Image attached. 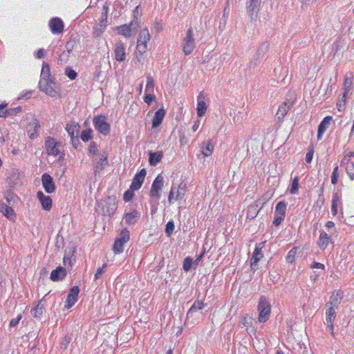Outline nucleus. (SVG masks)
<instances>
[{
  "mask_svg": "<svg viewBox=\"0 0 354 354\" xmlns=\"http://www.w3.org/2000/svg\"><path fill=\"white\" fill-rule=\"evenodd\" d=\"M44 147L48 156L57 157L58 161H63L65 159V151L62 142L48 136L45 140Z\"/></svg>",
  "mask_w": 354,
  "mask_h": 354,
  "instance_id": "nucleus-1",
  "label": "nucleus"
},
{
  "mask_svg": "<svg viewBox=\"0 0 354 354\" xmlns=\"http://www.w3.org/2000/svg\"><path fill=\"white\" fill-rule=\"evenodd\" d=\"M150 39L151 35L148 28H143L138 35L136 51V58L138 61L141 64H144V54L147 50L148 42L149 41Z\"/></svg>",
  "mask_w": 354,
  "mask_h": 354,
  "instance_id": "nucleus-2",
  "label": "nucleus"
},
{
  "mask_svg": "<svg viewBox=\"0 0 354 354\" xmlns=\"http://www.w3.org/2000/svg\"><path fill=\"white\" fill-rule=\"evenodd\" d=\"M140 18L135 16L130 23L118 26L117 32L119 35L125 37H131L137 32L138 28L140 27Z\"/></svg>",
  "mask_w": 354,
  "mask_h": 354,
  "instance_id": "nucleus-3",
  "label": "nucleus"
},
{
  "mask_svg": "<svg viewBox=\"0 0 354 354\" xmlns=\"http://www.w3.org/2000/svg\"><path fill=\"white\" fill-rule=\"evenodd\" d=\"M257 310L259 312L258 321L260 323H265L270 317L271 313V306L265 296H261Z\"/></svg>",
  "mask_w": 354,
  "mask_h": 354,
  "instance_id": "nucleus-4",
  "label": "nucleus"
},
{
  "mask_svg": "<svg viewBox=\"0 0 354 354\" xmlns=\"http://www.w3.org/2000/svg\"><path fill=\"white\" fill-rule=\"evenodd\" d=\"M196 47L194 32L192 27L187 30L186 35L182 40V48L185 55L191 54Z\"/></svg>",
  "mask_w": 354,
  "mask_h": 354,
  "instance_id": "nucleus-5",
  "label": "nucleus"
},
{
  "mask_svg": "<svg viewBox=\"0 0 354 354\" xmlns=\"http://www.w3.org/2000/svg\"><path fill=\"white\" fill-rule=\"evenodd\" d=\"M165 180L163 176L158 174L152 183L149 196L152 199L159 200L161 196V191L164 187Z\"/></svg>",
  "mask_w": 354,
  "mask_h": 354,
  "instance_id": "nucleus-6",
  "label": "nucleus"
},
{
  "mask_svg": "<svg viewBox=\"0 0 354 354\" xmlns=\"http://www.w3.org/2000/svg\"><path fill=\"white\" fill-rule=\"evenodd\" d=\"M129 239V231L127 228L123 229L120 234V237L117 238L114 241L113 245V252L116 254L122 253L124 250V245L127 243Z\"/></svg>",
  "mask_w": 354,
  "mask_h": 354,
  "instance_id": "nucleus-7",
  "label": "nucleus"
},
{
  "mask_svg": "<svg viewBox=\"0 0 354 354\" xmlns=\"http://www.w3.org/2000/svg\"><path fill=\"white\" fill-rule=\"evenodd\" d=\"M93 125L97 131L101 134L106 136L109 134L111 127L110 124L106 121L104 115L95 116L93 120Z\"/></svg>",
  "mask_w": 354,
  "mask_h": 354,
  "instance_id": "nucleus-8",
  "label": "nucleus"
},
{
  "mask_svg": "<svg viewBox=\"0 0 354 354\" xmlns=\"http://www.w3.org/2000/svg\"><path fill=\"white\" fill-rule=\"evenodd\" d=\"M328 305H332V303H328L326 304V306L328 307ZM336 318V312L335 309L333 306H329L326 311V325L328 328L330 330V332L333 337H335V333H334V322Z\"/></svg>",
  "mask_w": 354,
  "mask_h": 354,
  "instance_id": "nucleus-9",
  "label": "nucleus"
},
{
  "mask_svg": "<svg viewBox=\"0 0 354 354\" xmlns=\"http://www.w3.org/2000/svg\"><path fill=\"white\" fill-rule=\"evenodd\" d=\"M185 194V185L180 183L178 187L171 188L169 192L168 201L169 203H173L174 201H178L183 198Z\"/></svg>",
  "mask_w": 354,
  "mask_h": 354,
  "instance_id": "nucleus-10",
  "label": "nucleus"
},
{
  "mask_svg": "<svg viewBox=\"0 0 354 354\" xmlns=\"http://www.w3.org/2000/svg\"><path fill=\"white\" fill-rule=\"evenodd\" d=\"M292 106V102L290 101H285L279 104L276 113V118L278 122L281 123L284 120L285 117Z\"/></svg>",
  "mask_w": 354,
  "mask_h": 354,
  "instance_id": "nucleus-11",
  "label": "nucleus"
},
{
  "mask_svg": "<svg viewBox=\"0 0 354 354\" xmlns=\"http://www.w3.org/2000/svg\"><path fill=\"white\" fill-rule=\"evenodd\" d=\"M48 26L53 34L59 35L63 32L64 24L60 18L53 17L49 21Z\"/></svg>",
  "mask_w": 354,
  "mask_h": 354,
  "instance_id": "nucleus-12",
  "label": "nucleus"
},
{
  "mask_svg": "<svg viewBox=\"0 0 354 354\" xmlns=\"http://www.w3.org/2000/svg\"><path fill=\"white\" fill-rule=\"evenodd\" d=\"M79 292L80 289L77 286H75L70 289L66 300V308L69 309L75 305L78 299Z\"/></svg>",
  "mask_w": 354,
  "mask_h": 354,
  "instance_id": "nucleus-13",
  "label": "nucleus"
},
{
  "mask_svg": "<svg viewBox=\"0 0 354 354\" xmlns=\"http://www.w3.org/2000/svg\"><path fill=\"white\" fill-rule=\"evenodd\" d=\"M109 164L108 162V153L103 151L101 153V157L99 160L95 161L93 164V171L95 174H100Z\"/></svg>",
  "mask_w": 354,
  "mask_h": 354,
  "instance_id": "nucleus-14",
  "label": "nucleus"
},
{
  "mask_svg": "<svg viewBox=\"0 0 354 354\" xmlns=\"http://www.w3.org/2000/svg\"><path fill=\"white\" fill-rule=\"evenodd\" d=\"M146 174L145 169H141L138 174H136L132 179L130 189L134 191L138 190L144 183Z\"/></svg>",
  "mask_w": 354,
  "mask_h": 354,
  "instance_id": "nucleus-15",
  "label": "nucleus"
},
{
  "mask_svg": "<svg viewBox=\"0 0 354 354\" xmlns=\"http://www.w3.org/2000/svg\"><path fill=\"white\" fill-rule=\"evenodd\" d=\"M42 186L45 192L48 194H52L55 191V185L53 178L48 174H44L41 176Z\"/></svg>",
  "mask_w": 354,
  "mask_h": 354,
  "instance_id": "nucleus-16",
  "label": "nucleus"
},
{
  "mask_svg": "<svg viewBox=\"0 0 354 354\" xmlns=\"http://www.w3.org/2000/svg\"><path fill=\"white\" fill-rule=\"evenodd\" d=\"M114 55L115 60L119 62H124L126 59L125 46L122 41H119L115 44Z\"/></svg>",
  "mask_w": 354,
  "mask_h": 354,
  "instance_id": "nucleus-17",
  "label": "nucleus"
},
{
  "mask_svg": "<svg viewBox=\"0 0 354 354\" xmlns=\"http://www.w3.org/2000/svg\"><path fill=\"white\" fill-rule=\"evenodd\" d=\"M332 237L326 232L322 231L319 234L317 245L322 250L327 248L330 244H333Z\"/></svg>",
  "mask_w": 354,
  "mask_h": 354,
  "instance_id": "nucleus-18",
  "label": "nucleus"
},
{
  "mask_svg": "<svg viewBox=\"0 0 354 354\" xmlns=\"http://www.w3.org/2000/svg\"><path fill=\"white\" fill-rule=\"evenodd\" d=\"M37 197L44 210L50 211L51 209L53 201L50 196H46L42 192L39 191L37 193Z\"/></svg>",
  "mask_w": 354,
  "mask_h": 354,
  "instance_id": "nucleus-19",
  "label": "nucleus"
},
{
  "mask_svg": "<svg viewBox=\"0 0 354 354\" xmlns=\"http://www.w3.org/2000/svg\"><path fill=\"white\" fill-rule=\"evenodd\" d=\"M0 212L10 221L16 219V214L13 209L0 200Z\"/></svg>",
  "mask_w": 354,
  "mask_h": 354,
  "instance_id": "nucleus-20",
  "label": "nucleus"
},
{
  "mask_svg": "<svg viewBox=\"0 0 354 354\" xmlns=\"http://www.w3.org/2000/svg\"><path fill=\"white\" fill-rule=\"evenodd\" d=\"M263 245L264 243H261L255 247L252 256L250 259L251 267L256 266L259 263V261L263 257V254L262 253V249L263 248Z\"/></svg>",
  "mask_w": 354,
  "mask_h": 354,
  "instance_id": "nucleus-21",
  "label": "nucleus"
},
{
  "mask_svg": "<svg viewBox=\"0 0 354 354\" xmlns=\"http://www.w3.org/2000/svg\"><path fill=\"white\" fill-rule=\"evenodd\" d=\"M50 80H40L39 86L41 91L44 92L49 96L54 97L57 94V91L51 85Z\"/></svg>",
  "mask_w": 354,
  "mask_h": 354,
  "instance_id": "nucleus-22",
  "label": "nucleus"
},
{
  "mask_svg": "<svg viewBox=\"0 0 354 354\" xmlns=\"http://www.w3.org/2000/svg\"><path fill=\"white\" fill-rule=\"evenodd\" d=\"M341 165L345 166L347 175L353 180L354 179V162L350 161L348 156H344L341 161Z\"/></svg>",
  "mask_w": 354,
  "mask_h": 354,
  "instance_id": "nucleus-23",
  "label": "nucleus"
},
{
  "mask_svg": "<svg viewBox=\"0 0 354 354\" xmlns=\"http://www.w3.org/2000/svg\"><path fill=\"white\" fill-rule=\"evenodd\" d=\"M333 120L332 116L328 115L326 116L321 123L319 124L317 130V140H321L322 138L324 133L326 131V130L328 128L330 124H331V122Z\"/></svg>",
  "mask_w": 354,
  "mask_h": 354,
  "instance_id": "nucleus-24",
  "label": "nucleus"
},
{
  "mask_svg": "<svg viewBox=\"0 0 354 354\" xmlns=\"http://www.w3.org/2000/svg\"><path fill=\"white\" fill-rule=\"evenodd\" d=\"M66 274V269L59 266L51 272L50 278L53 281H62L65 278Z\"/></svg>",
  "mask_w": 354,
  "mask_h": 354,
  "instance_id": "nucleus-25",
  "label": "nucleus"
},
{
  "mask_svg": "<svg viewBox=\"0 0 354 354\" xmlns=\"http://www.w3.org/2000/svg\"><path fill=\"white\" fill-rule=\"evenodd\" d=\"M165 115L166 111L163 108H160L158 110H157L152 120V127H158L162 124Z\"/></svg>",
  "mask_w": 354,
  "mask_h": 354,
  "instance_id": "nucleus-26",
  "label": "nucleus"
},
{
  "mask_svg": "<svg viewBox=\"0 0 354 354\" xmlns=\"http://www.w3.org/2000/svg\"><path fill=\"white\" fill-rule=\"evenodd\" d=\"M29 127L31 129H28V137L30 140H34L38 136L40 124L38 120L35 118L29 124Z\"/></svg>",
  "mask_w": 354,
  "mask_h": 354,
  "instance_id": "nucleus-27",
  "label": "nucleus"
},
{
  "mask_svg": "<svg viewBox=\"0 0 354 354\" xmlns=\"http://www.w3.org/2000/svg\"><path fill=\"white\" fill-rule=\"evenodd\" d=\"M66 131L68 132L71 138L77 136L80 131V125L77 122L74 121L68 123L65 127Z\"/></svg>",
  "mask_w": 354,
  "mask_h": 354,
  "instance_id": "nucleus-28",
  "label": "nucleus"
},
{
  "mask_svg": "<svg viewBox=\"0 0 354 354\" xmlns=\"http://www.w3.org/2000/svg\"><path fill=\"white\" fill-rule=\"evenodd\" d=\"M241 323L246 328V331L249 334L254 335L256 333V330L253 326V319L252 317L245 315L243 317Z\"/></svg>",
  "mask_w": 354,
  "mask_h": 354,
  "instance_id": "nucleus-29",
  "label": "nucleus"
},
{
  "mask_svg": "<svg viewBox=\"0 0 354 354\" xmlns=\"http://www.w3.org/2000/svg\"><path fill=\"white\" fill-rule=\"evenodd\" d=\"M207 105L205 102L204 101V97L203 94H200L198 97L197 100V115L198 117H202L205 114L206 110H207Z\"/></svg>",
  "mask_w": 354,
  "mask_h": 354,
  "instance_id": "nucleus-30",
  "label": "nucleus"
},
{
  "mask_svg": "<svg viewBox=\"0 0 354 354\" xmlns=\"http://www.w3.org/2000/svg\"><path fill=\"white\" fill-rule=\"evenodd\" d=\"M163 154L162 151H156L149 153V162L152 166H156L162 159Z\"/></svg>",
  "mask_w": 354,
  "mask_h": 354,
  "instance_id": "nucleus-31",
  "label": "nucleus"
},
{
  "mask_svg": "<svg viewBox=\"0 0 354 354\" xmlns=\"http://www.w3.org/2000/svg\"><path fill=\"white\" fill-rule=\"evenodd\" d=\"M202 154L204 157L210 156L214 149V147L211 140H208L206 142L203 143L202 145Z\"/></svg>",
  "mask_w": 354,
  "mask_h": 354,
  "instance_id": "nucleus-32",
  "label": "nucleus"
},
{
  "mask_svg": "<svg viewBox=\"0 0 354 354\" xmlns=\"http://www.w3.org/2000/svg\"><path fill=\"white\" fill-rule=\"evenodd\" d=\"M331 204V213L333 216L337 214V207L341 204V197L337 193L333 195Z\"/></svg>",
  "mask_w": 354,
  "mask_h": 354,
  "instance_id": "nucleus-33",
  "label": "nucleus"
},
{
  "mask_svg": "<svg viewBox=\"0 0 354 354\" xmlns=\"http://www.w3.org/2000/svg\"><path fill=\"white\" fill-rule=\"evenodd\" d=\"M140 216L139 212L137 210H133L131 212L127 213L124 215L125 222L128 225H133L136 223V218Z\"/></svg>",
  "mask_w": 354,
  "mask_h": 354,
  "instance_id": "nucleus-34",
  "label": "nucleus"
},
{
  "mask_svg": "<svg viewBox=\"0 0 354 354\" xmlns=\"http://www.w3.org/2000/svg\"><path fill=\"white\" fill-rule=\"evenodd\" d=\"M353 73L349 74V77L348 75L346 76L344 82V95H347L348 92L350 91L352 84H353Z\"/></svg>",
  "mask_w": 354,
  "mask_h": 354,
  "instance_id": "nucleus-35",
  "label": "nucleus"
},
{
  "mask_svg": "<svg viewBox=\"0 0 354 354\" xmlns=\"http://www.w3.org/2000/svg\"><path fill=\"white\" fill-rule=\"evenodd\" d=\"M286 207L287 205L285 202H279L275 207L274 214L285 217L286 213Z\"/></svg>",
  "mask_w": 354,
  "mask_h": 354,
  "instance_id": "nucleus-36",
  "label": "nucleus"
},
{
  "mask_svg": "<svg viewBox=\"0 0 354 354\" xmlns=\"http://www.w3.org/2000/svg\"><path fill=\"white\" fill-rule=\"evenodd\" d=\"M41 76V80H50V66L46 63H44L42 65Z\"/></svg>",
  "mask_w": 354,
  "mask_h": 354,
  "instance_id": "nucleus-37",
  "label": "nucleus"
},
{
  "mask_svg": "<svg viewBox=\"0 0 354 354\" xmlns=\"http://www.w3.org/2000/svg\"><path fill=\"white\" fill-rule=\"evenodd\" d=\"M106 203L111 207V209H107L106 214L108 216H111L116 210L117 204L115 201V199L111 198V197H109L108 200L106 201Z\"/></svg>",
  "mask_w": 354,
  "mask_h": 354,
  "instance_id": "nucleus-38",
  "label": "nucleus"
},
{
  "mask_svg": "<svg viewBox=\"0 0 354 354\" xmlns=\"http://www.w3.org/2000/svg\"><path fill=\"white\" fill-rule=\"evenodd\" d=\"M155 83L152 77L149 76L147 78V84L145 86V92L149 93H153Z\"/></svg>",
  "mask_w": 354,
  "mask_h": 354,
  "instance_id": "nucleus-39",
  "label": "nucleus"
},
{
  "mask_svg": "<svg viewBox=\"0 0 354 354\" xmlns=\"http://www.w3.org/2000/svg\"><path fill=\"white\" fill-rule=\"evenodd\" d=\"M299 188V177L297 176H296L292 179V181L291 183V187L289 189V192L291 194H295L298 193Z\"/></svg>",
  "mask_w": 354,
  "mask_h": 354,
  "instance_id": "nucleus-40",
  "label": "nucleus"
},
{
  "mask_svg": "<svg viewBox=\"0 0 354 354\" xmlns=\"http://www.w3.org/2000/svg\"><path fill=\"white\" fill-rule=\"evenodd\" d=\"M44 309V308L43 306L41 304V302H39L37 305L33 309L31 310V315L34 317H39L40 315H42Z\"/></svg>",
  "mask_w": 354,
  "mask_h": 354,
  "instance_id": "nucleus-41",
  "label": "nucleus"
},
{
  "mask_svg": "<svg viewBox=\"0 0 354 354\" xmlns=\"http://www.w3.org/2000/svg\"><path fill=\"white\" fill-rule=\"evenodd\" d=\"M93 138L92 130L91 129H85L82 131L81 139L84 142H88Z\"/></svg>",
  "mask_w": 354,
  "mask_h": 354,
  "instance_id": "nucleus-42",
  "label": "nucleus"
},
{
  "mask_svg": "<svg viewBox=\"0 0 354 354\" xmlns=\"http://www.w3.org/2000/svg\"><path fill=\"white\" fill-rule=\"evenodd\" d=\"M298 249V247H294L288 252L286 257V260L288 262L292 263L295 261V255Z\"/></svg>",
  "mask_w": 354,
  "mask_h": 354,
  "instance_id": "nucleus-43",
  "label": "nucleus"
},
{
  "mask_svg": "<svg viewBox=\"0 0 354 354\" xmlns=\"http://www.w3.org/2000/svg\"><path fill=\"white\" fill-rule=\"evenodd\" d=\"M204 306L205 304L203 301L198 300L194 302L188 312L190 313L196 310H202L204 308Z\"/></svg>",
  "mask_w": 354,
  "mask_h": 354,
  "instance_id": "nucleus-44",
  "label": "nucleus"
},
{
  "mask_svg": "<svg viewBox=\"0 0 354 354\" xmlns=\"http://www.w3.org/2000/svg\"><path fill=\"white\" fill-rule=\"evenodd\" d=\"M259 4V0H250V3L248 7V11L250 15H253L255 9Z\"/></svg>",
  "mask_w": 354,
  "mask_h": 354,
  "instance_id": "nucleus-45",
  "label": "nucleus"
},
{
  "mask_svg": "<svg viewBox=\"0 0 354 354\" xmlns=\"http://www.w3.org/2000/svg\"><path fill=\"white\" fill-rule=\"evenodd\" d=\"M339 177V168L338 166H336L332 172L331 175V183L335 185L338 182Z\"/></svg>",
  "mask_w": 354,
  "mask_h": 354,
  "instance_id": "nucleus-46",
  "label": "nucleus"
},
{
  "mask_svg": "<svg viewBox=\"0 0 354 354\" xmlns=\"http://www.w3.org/2000/svg\"><path fill=\"white\" fill-rule=\"evenodd\" d=\"M193 263V260L191 257H187L184 259L183 262V269L185 271L187 272L190 270L192 265Z\"/></svg>",
  "mask_w": 354,
  "mask_h": 354,
  "instance_id": "nucleus-47",
  "label": "nucleus"
},
{
  "mask_svg": "<svg viewBox=\"0 0 354 354\" xmlns=\"http://www.w3.org/2000/svg\"><path fill=\"white\" fill-rule=\"evenodd\" d=\"M346 96L347 95H344L343 94L342 100H339L337 102V108L339 111H342L344 110L345 105H346Z\"/></svg>",
  "mask_w": 354,
  "mask_h": 354,
  "instance_id": "nucleus-48",
  "label": "nucleus"
},
{
  "mask_svg": "<svg viewBox=\"0 0 354 354\" xmlns=\"http://www.w3.org/2000/svg\"><path fill=\"white\" fill-rule=\"evenodd\" d=\"M17 196L11 191L7 192L6 193L4 194V198L8 203L14 202Z\"/></svg>",
  "mask_w": 354,
  "mask_h": 354,
  "instance_id": "nucleus-49",
  "label": "nucleus"
},
{
  "mask_svg": "<svg viewBox=\"0 0 354 354\" xmlns=\"http://www.w3.org/2000/svg\"><path fill=\"white\" fill-rule=\"evenodd\" d=\"M155 99L156 96L153 93H146L144 96V102L148 105H150L152 102L155 101Z\"/></svg>",
  "mask_w": 354,
  "mask_h": 354,
  "instance_id": "nucleus-50",
  "label": "nucleus"
},
{
  "mask_svg": "<svg viewBox=\"0 0 354 354\" xmlns=\"http://www.w3.org/2000/svg\"><path fill=\"white\" fill-rule=\"evenodd\" d=\"M134 190H132L130 189V190H127L124 194V201L125 202H129L131 201L134 196L133 194Z\"/></svg>",
  "mask_w": 354,
  "mask_h": 354,
  "instance_id": "nucleus-51",
  "label": "nucleus"
},
{
  "mask_svg": "<svg viewBox=\"0 0 354 354\" xmlns=\"http://www.w3.org/2000/svg\"><path fill=\"white\" fill-rule=\"evenodd\" d=\"M22 111V108L21 106H17L15 108H10L8 109V116H14L16 115L17 113H21Z\"/></svg>",
  "mask_w": 354,
  "mask_h": 354,
  "instance_id": "nucleus-52",
  "label": "nucleus"
},
{
  "mask_svg": "<svg viewBox=\"0 0 354 354\" xmlns=\"http://www.w3.org/2000/svg\"><path fill=\"white\" fill-rule=\"evenodd\" d=\"M65 73L70 80H73L77 77V73L71 68H67Z\"/></svg>",
  "mask_w": 354,
  "mask_h": 354,
  "instance_id": "nucleus-53",
  "label": "nucleus"
},
{
  "mask_svg": "<svg viewBox=\"0 0 354 354\" xmlns=\"http://www.w3.org/2000/svg\"><path fill=\"white\" fill-rule=\"evenodd\" d=\"M6 103H2L0 104V118H6L8 116V109Z\"/></svg>",
  "mask_w": 354,
  "mask_h": 354,
  "instance_id": "nucleus-54",
  "label": "nucleus"
},
{
  "mask_svg": "<svg viewBox=\"0 0 354 354\" xmlns=\"http://www.w3.org/2000/svg\"><path fill=\"white\" fill-rule=\"evenodd\" d=\"M98 151L97 144L95 142H93L90 144L88 147V154L89 155H95Z\"/></svg>",
  "mask_w": 354,
  "mask_h": 354,
  "instance_id": "nucleus-55",
  "label": "nucleus"
},
{
  "mask_svg": "<svg viewBox=\"0 0 354 354\" xmlns=\"http://www.w3.org/2000/svg\"><path fill=\"white\" fill-rule=\"evenodd\" d=\"M313 154H314V149H313V147H312L308 149V151L306 155V162L307 163L311 162L313 158Z\"/></svg>",
  "mask_w": 354,
  "mask_h": 354,
  "instance_id": "nucleus-56",
  "label": "nucleus"
},
{
  "mask_svg": "<svg viewBox=\"0 0 354 354\" xmlns=\"http://www.w3.org/2000/svg\"><path fill=\"white\" fill-rule=\"evenodd\" d=\"M174 230V224L171 221H169L166 225L165 232L168 236H170Z\"/></svg>",
  "mask_w": 354,
  "mask_h": 354,
  "instance_id": "nucleus-57",
  "label": "nucleus"
},
{
  "mask_svg": "<svg viewBox=\"0 0 354 354\" xmlns=\"http://www.w3.org/2000/svg\"><path fill=\"white\" fill-rule=\"evenodd\" d=\"M342 38L341 37H339L336 39L333 45L335 48V50L336 53H337L342 48Z\"/></svg>",
  "mask_w": 354,
  "mask_h": 354,
  "instance_id": "nucleus-58",
  "label": "nucleus"
},
{
  "mask_svg": "<svg viewBox=\"0 0 354 354\" xmlns=\"http://www.w3.org/2000/svg\"><path fill=\"white\" fill-rule=\"evenodd\" d=\"M106 266H107V264L104 263V264H103L102 268H99L97 270V272L95 274V277H94L95 279H97L98 278H100L101 277V275L104 272V270L106 268Z\"/></svg>",
  "mask_w": 354,
  "mask_h": 354,
  "instance_id": "nucleus-59",
  "label": "nucleus"
},
{
  "mask_svg": "<svg viewBox=\"0 0 354 354\" xmlns=\"http://www.w3.org/2000/svg\"><path fill=\"white\" fill-rule=\"evenodd\" d=\"M22 318V316L21 314L18 315V316L15 318V319H12L10 321V324H9V326L10 327H15L16 326L19 322H20V320Z\"/></svg>",
  "mask_w": 354,
  "mask_h": 354,
  "instance_id": "nucleus-60",
  "label": "nucleus"
},
{
  "mask_svg": "<svg viewBox=\"0 0 354 354\" xmlns=\"http://www.w3.org/2000/svg\"><path fill=\"white\" fill-rule=\"evenodd\" d=\"M283 216H278L274 214V220H273V225L275 226H279L282 221L284 220Z\"/></svg>",
  "mask_w": 354,
  "mask_h": 354,
  "instance_id": "nucleus-61",
  "label": "nucleus"
},
{
  "mask_svg": "<svg viewBox=\"0 0 354 354\" xmlns=\"http://www.w3.org/2000/svg\"><path fill=\"white\" fill-rule=\"evenodd\" d=\"M311 268H319V269H324V265L321 263H319V262H314L312 265H311Z\"/></svg>",
  "mask_w": 354,
  "mask_h": 354,
  "instance_id": "nucleus-62",
  "label": "nucleus"
},
{
  "mask_svg": "<svg viewBox=\"0 0 354 354\" xmlns=\"http://www.w3.org/2000/svg\"><path fill=\"white\" fill-rule=\"evenodd\" d=\"M44 53H45V51L44 49H39L36 53L35 56L37 58L40 59L44 55Z\"/></svg>",
  "mask_w": 354,
  "mask_h": 354,
  "instance_id": "nucleus-63",
  "label": "nucleus"
},
{
  "mask_svg": "<svg viewBox=\"0 0 354 354\" xmlns=\"http://www.w3.org/2000/svg\"><path fill=\"white\" fill-rule=\"evenodd\" d=\"M70 343V337H65L62 341V345L64 346V348H66L68 345Z\"/></svg>",
  "mask_w": 354,
  "mask_h": 354,
  "instance_id": "nucleus-64",
  "label": "nucleus"
}]
</instances>
